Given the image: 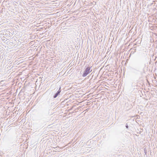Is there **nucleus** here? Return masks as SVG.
<instances>
[{
    "label": "nucleus",
    "instance_id": "1",
    "mask_svg": "<svg viewBox=\"0 0 157 157\" xmlns=\"http://www.w3.org/2000/svg\"><path fill=\"white\" fill-rule=\"evenodd\" d=\"M91 67H87L86 68L82 75L83 77H86L92 71Z\"/></svg>",
    "mask_w": 157,
    "mask_h": 157
},
{
    "label": "nucleus",
    "instance_id": "2",
    "mask_svg": "<svg viewBox=\"0 0 157 157\" xmlns=\"http://www.w3.org/2000/svg\"><path fill=\"white\" fill-rule=\"evenodd\" d=\"M61 91V90H60V87L59 89L53 96V98H56L60 94Z\"/></svg>",
    "mask_w": 157,
    "mask_h": 157
},
{
    "label": "nucleus",
    "instance_id": "3",
    "mask_svg": "<svg viewBox=\"0 0 157 157\" xmlns=\"http://www.w3.org/2000/svg\"><path fill=\"white\" fill-rule=\"evenodd\" d=\"M125 106L127 107V109H131L132 107V105H130L128 103H126L125 104Z\"/></svg>",
    "mask_w": 157,
    "mask_h": 157
},
{
    "label": "nucleus",
    "instance_id": "4",
    "mask_svg": "<svg viewBox=\"0 0 157 157\" xmlns=\"http://www.w3.org/2000/svg\"><path fill=\"white\" fill-rule=\"evenodd\" d=\"M126 127V128H128V125L127 124V125L125 126Z\"/></svg>",
    "mask_w": 157,
    "mask_h": 157
}]
</instances>
